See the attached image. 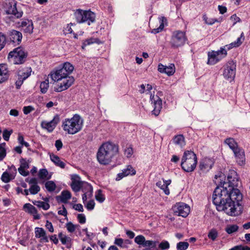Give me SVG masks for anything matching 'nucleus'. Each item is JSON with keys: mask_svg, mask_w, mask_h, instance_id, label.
<instances>
[{"mask_svg": "<svg viewBox=\"0 0 250 250\" xmlns=\"http://www.w3.org/2000/svg\"><path fill=\"white\" fill-rule=\"evenodd\" d=\"M45 233V231L42 228L37 227L35 228V233L36 238H41L44 236Z\"/></svg>", "mask_w": 250, "mask_h": 250, "instance_id": "obj_48", "label": "nucleus"}, {"mask_svg": "<svg viewBox=\"0 0 250 250\" xmlns=\"http://www.w3.org/2000/svg\"><path fill=\"white\" fill-rule=\"evenodd\" d=\"M173 142L175 145L180 147H183L186 145L185 138L182 135L175 136L173 139Z\"/></svg>", "mask_w": 250, "mask_h": 250, "instance_id": "obj_30", "label": "nucleus"}, {"mask_svg": "<svg viewBox=\"0 0 250 250\" xmlns=\"http://www.w3.org/2000/svg\"><path fill=\"white\" fill-rule=\"evenodd\" d=\"M8 36L11 42L18 44L21 43L22 38L21 33L15 30L10 31L8 33Z\"/></svg>", "mask_w": 250, "mask_h": 250, "instance_id": "obj_23", "label": "nucleus"}, {"mask_svg": "<svg viewBox=\"0 0 250 250\" xmlns=\"http://www.w3.org/2000/svg\"><path fill=\"white\" fill-rule=\"evenodd\" d=\"M135 174V170L131 166H127L125 168L122 170V172L119 173L116 177V180H120L124 177L132 175Z\"/></svg>", "mask_w": 250, "mask_h": 250, "instance_id": "obj_26", "label": "nucleus"}, {"mask_svg": "<svg viewBox=\"0 0 250 250\" xmlns=\"http://www.w3.org/2000/svg\"><path fill=\"white\" fill-rule=\"evenodd\" d=\"M77 219L81 224H84L85 223L86 219L85 216L83 214H79L77 216Z\"/></svg>", "mask_w": 250, "mask_h": 250, "instance_id": "obj_61", "label": "nucleus"}, {"mask_svg": "<svg viewBox=\"0 0 250 250\" xmlns=\"http://www.w3.org/2000/svg\"><path fill=\"white\" fill-rule=\"evenodd\" d=\"M158 70L161 73H166L168 76H171L175 73V68L174 64H170L169 66L159 64L158 66Z\"/></svg>", "mask_w": 250, "mask_h": 250, "instance_id": "obj_22", "label": "nucleus"}, {"mask_svg": "<svg viewBox=\"0 0 250 250\" xmlns=\"http://www.w3.org/2000/svg\"><path fill=\"white\" fill-rule=\"evenodd\" d=\"M203 19L205 21L206 23L208 25H212L216 22H221L222 20V18L220 20L214 18H208L206 15L203 16Z\"/></svg>", "mask_w": 250, "mask_h": 250, "instance_id": "obj_44", "label": "nucleus"}, {"mask_svg": "<svg viewBox=\"0 0 250 250\" xmlns=\"http://www.w3.org/2000/svg\"><path fill=\"white\" fill-rule=\"evenodd\" d=\"M169 244L167 241H163L159 245V248L162 250H167L169 248Z\"/></svg>", "mask_w": 250, "mask_h": 250, "instance_id": "obj_53", "label": "nucleus"}, {"mask_svg": "<svg viewBox=\"0 0 250 250\" xmlns=\"http://www.w3.org/2000/svg\"><path fill=\"white\" fill-rule=\"evenodd\" d=\"M55 146L58 151H59L62 147V143L61 140H57L55 142Z\"/></svg>", "mask_w": 250, "mask_h": 250, "instance_id": "obj_62", "label": "nucleus"}, {"mask_svg": "<svg viewBox=\"0 0 250 250\" xmlns=\"http://www.w3.org/2000/svg\"><path fill=\"white\" fill-rule=\"evenodd\" d=\"M14 178V176L12 174H9L7 171L4 172L1 177L2 181L5 183H8Z\"/></svg>", "mask_w": 250, "mask_h": 250, "instance_id": "obj_40", "label": "nucleus"}, {"mask_svg": "<svg viewBox=\"0 0 250 250\" xmlns=\"http://www.w3.org/2000/svg\"><path fill=\"white\" fill-rule=\"evenodd\" d=\"M60 122V117L56 115L50 122L43 121L41 123V126L43 129H46L49 132H52L55 128L57 125Z\"/></svg>", "mask_w": 250, "mask_h": 250, "instance_id": "obj_17", "label": "nucleus"}, {"mask_svg": "<svg viewBox=\"0 0 250 250\" xmlns=\"http://www.w3.org/2000/svg\"><path fill=\"white\" fill-rule=\"evenodd\" d=\"M71 180L70 186L72 190L76 192L79 191L84 181H82L80 176L76 174L71 175Z\"/></svg>", "mask_w": 250, "mask_h": 250, "instance_id": "obj_18", "label": "nucleus"}, {"mask_svg": "<svg viewBox=\"0 0 250 250\" xmlns=\"http://www.w3.org/2000/svg\"><path fill=\"white\" fill-rule=\"evenodd\" d=\"M45 227L50 232H54V228L52 224L49 221H46Z\"/></svg>", "mask_w": 250, "mask_h": 250, "instance_id": "obj_63", "label": "nucleus"}, {"mask_svg": "<svg viewBox=\"0 0 250 250\" xmlns=\"http://www.w3.org/2000/svg\"><path fill=\"white\" fill-rule=\"evenodd\" d=\"M197 163L196 155L192 151L186 150L184 152L182 158L181 166L186 172L193 171Z\"/></svg>", "mask_w": 250, "mask_h": 250, "instance_id": "obj_4", "label": "nucleus"}, {"mask_svg": "<svg viewBox=\"0 0 250 250\" xmlns=\"http://www.w3.org/2000/svg\"><path fill=\"white\" fill-rule=\"evenodd\" d=\"M227 50L224 48H221L217 51H212L208 54V64L213 65L220 61L227 55Z\"/></svg>", "mask_w": 250, "mask_h": 250, "instance_id": "obj_9", "label": "nucleus"}, {"mask_svg": "<svg viewBox=\"0 0 250 250\" xmlns=\"http://www.w3.org/2000/svg\"><path fill=\"white\" fill-rule=\"evenodd\" d=\"M83 121L81 116L75 114L70 119H65L62 122V127L69 134H75L79 132L83 126Z\"/></svg>", "mask_w": 250, "mask_h": 250, "instance_id": "obj_3", "label": "nucleus"}, {"mask_svg": "<svg viewBox=\"0 0 250 250\" xmlns=\"http://www.w3.org/2000/svg\"><path fill=\"white\" fill-rule=\"evenodd\" d=\"M74 70L73 66L69 62L64 63L62 66L58 67L56 70L52 72L50 76L54 81H59V80L67 77H71L69 75Z\"/></svg>", "mask_w": 250, "mask_h": 250, "instance_id": "obj_5", "label": "nucleus"}, {"mask_svg": "<svg viewBox=\"0 0 250 250\" xmlns=\"http://www.w3.org/2000/svg\"><path fill=\"white\" fill-rule=\"evenodd\" d=\"M51 160L57 166L62 168H64L65 163L60 160V158L57 155L53 154L50 155Z\"/></svg>", "mask_w": 250, "mask_h": 250, "instance_id": "obj_31", "label": "nucleus"}, {"mask_svg": "<svg viewBox=\"0 0 250 250\" xmlns=\"http://www.w3.org/2000/svg\"><path fill=\"white\" fill-rule=\"evenodd\" d=\"M118 152L119 147L117 145L110 142L104 143L98 149L97 160L101 165H109Z\"/></svg>", "mask_w": 250, "mask_h": 250, "instance_id": "obj_2", "label": "nucleus"}, {"mask_svg": "<svg viewBox=\"0 0 250 250\" xmlns=\"http://www.w3.org/2000/svg\"><path fill=\"white\" fill-rule=\"evenodd\" d=\"M74 16L76 20L79 23L86 22L90 25L95 21V14L90 10L77 9L74 13Z\"/></svg>", "mask_w": 250, "mask_h": 250, "instance_id": "obj_7", "label": "nucleus"}, {"mask_svg": "<svg viewBox=\"0 0 250 250\" xmlns=\"http://www.w3.org/2000/svg\"><path fill=\"white\" fill-rule=\"evenodd\" d=\"M84 193H87L88 196L92 195L93 188L91 185L86 182H84L81 189Z\"/></svg>", "mask_w": 250, "mask_h": 250, "instance_id": "obj_32", "label": "nucleus"}, {"mask_svg": "<svg viewBox=\"0 0 250 250\" xmlns=\"http://www.w3.org/2000/svg\"><path fill=\"white\" fill-rule=\"evenodd\" d=\"M33 204L37 206L39 208H42L43 209L46 210L50 208V205L48 203L44 202L41 201H33Z\"/></svg>", "mask_w": 250, "mask_h": 250, "instance_id": "obj_36", "label": "nucleus"}, {"mask_svg": "<svg viewBox=\"0 0 250 250\" xmlns=\"http://www.w3.org/2000/svg\"><path fill=\"white\" fill-rule=\"evenodd\" d=\"M142 92H146V94H152L154 93V90L152 88L151 85L147 84L146 87L144 84H142Z\"/></svg>", "mask_w": 250, "mask_h": 250, "instance_id": "obj_41", "label": "nucleus"}, {"mask_svg": "<svg viewBox=\"0 0 250 250\" xmlns=\"http://www.w3.org/2000/svg\"><path fill=\"white\" fill-rule=\"evenodd\" d=\"M71 197V194L70 191L68 190H63L61 192L60 196L56 197V199L58 202L63 203H67V201Z\"/></svg>", "mask_w": 250, "mask_h": 250, "instance_id": "obj_28", "label": "nucleus"}, {"mask_svg": "<svg viewBox=\"0 0 250 250\" xmlns=\"http://www.w3.org/2000/svg\"><path fill=\"white\" fill-rule=\"evenodd\" d=\"M233 153L235 155L237 163L240 166L244 165L245 162V156L243 149L240 148L238 149H236Z\"/></svg>", "mask_w": 250, "mask_h": 250, "instance_id": "obj_27", "label": "nucleus"}, {"mask_svg": "<svg viewBox=\"0 0 250 250\" xmlns=\"http://www.w3.org/2000/svg\"><path fill=\"white\" fill-rule=\"evenodd\" d=\"M171 183V180L170 179L167 180H165L163 179V181H158L156 183V185L157 187L163 190L166 195H168L170 193L169 189L168 187Z\"/></svg>", "mask_w": 250, "mask_h": 250, "instance_id": "obj_25", "label": "nucleus"}, {"mask_svg": "<svg viewBox=\"0 0 250 250\" xmlns=\"http://www.w3.org/2000/svg\"><path fill=\"white\" fill-rule=\"evenodd\" d=\"M208 236L209 239L212 241H215L218 236V232L217 230L214 229H210L208 233Z\"/></svg>", "mask_w": 250, "mask_h": 250, "instance_id": "obj_43", "label": "nucleus"}, {"mask_svg": "<svg viewBox=\"0 0 250 250\" xmlns=\"http://www.w3.org/2000/svg\"><path fill=\"white\" fill-rule=\"evenodd\" d=\"M173 210L175 215L186 217L190 212V207L184 203H177L173 207Z\"/></svg>", "mask_w": 250, "mask_h": 250, "instance_id": "obj_14", "label": "nucleus"}, {"mask_svg": "<svg viewBox=\"0 0 250 250\" xmlns=\"http://www.w3.org/2000/svg\"><path fill=\"white\" fill-rule=\"evenodd\" d=\"M228 187L227 188H233L230 189L231 191L234 189H238L237 188L239 186V181L237 174L235 171L233 170H230L229 171V173L228 175Z\"/></svg>", "mask_w": 250, "mask_h": 250, "instance_id": "obj_15", "label": "nucleus"}, {"mask_svg": "<svg viewBox=\"0 0 250 250\" xmlns=\"http://www.w3.org/2000/svg\"><path fill=\"white\" fill-rule=\"evenodd\" d=\"M236 73V65L233 61L229 62L224 66L223 73L224 78L231 82L234 80Z\"/></svg>", "mask_w": 250, "mask_h": 250, "instance_id": "obj_10", "label": "nucleus"}, {"mask_svg": "<svg viewBox=\"0 0 250 250\" xmlns=\"http://www.w3.org/2000/svg\"><path fill=\"white\" fill-rule=\"evenodd\" d=\"M124 153L127 157H130L133 154L132 148L130 146H127L124 149Z\"/></svg>", "mask_w": 250, "mask_h": 250, "instance_id": "obj_54", "label": "nucleus"}, {"mask_svg": "<svg viewBox=\"0 0 250 250\" xmlns=\"http://www.w3.org/2000/svg\"><path fill=\"white\" fill-rule=\"evenodd\" d=\"M213 164L214 161L212 159L205 158L200 161L199 167L201 170L207 172L212 168Z\"/></svg>", "mask_w": 250, "mask_h": 250, "instance_id": "obj_19", "label": "nucleus"}, {"mask_svg": "<svg viewBox=\"0 0 250 250\" xmlns=\"http://www.w3.org/2000/svg\"><path fill=\"white\" fill-rule=\"evenodd\" d=\"M131 241L128 239L124 240L122 238H116L114 244L123 248H127Z\"/></svg>", "mask_w": 250, "mask_h": 250, "instance_id": "obj_29", "label": "nucleus"}, {"mask_svg": "<svg viewBox=\"0 0 250 250\" xmlns=\"http://www.w3.org/2000/svg\"><path fill=\"white\" fill-rule=\"evenodd\" d=\"M21 166L20 167L27 169L29 168V163L27 162L25 159L22 158L20 160Z\"/></svg>", "mask_w": 250, "mask_h": 250, "instance_id": "obj_60", "label": "nucleus"}, {"mask_svg": "<svg viewBox=\"0 0 250 250\" xmlns=\"http://www.w3.org/2000/svg\"><path fill=\"white\" fill-rule=\"evenodd\" d=\"M20 26L24 31L25 33L31 34L34 29L33 23L32 21L28 19H24L19 23Z\"/></svg>", "mask_w": 250, "mask_h": 250, "instance_id": "obj_21", "label": "nucleus"}, {"mask_svg": "<svg viewBox=\"0 0 250 250\" xmlns=\"http://www.w3.org/2000/svg\"><path fill=\"white\" fill-rule=\"evenodd\" d=\"M13 132L12 130H11L10 131H8L7 129H5L3 130V138L5 141H8L10 135Z\"/></svg>", "mask_w": 250, "mask_h": 250, "instance_id": "obj_55", "label": "nucleus"}, {"mask_svg": "<svg viewBox=\"0 0 250 250\" xmlns=\"http://www.w3.org/2000/svg\"><path fill=\"white\" fill-rule=\"evenodd\" d=\"M16 5L17 2L14 0L6 2L4 6L5 12L8 14H12L16 18H20L22 17L23 12L17 8Z\"/></svg>", "mask_w": 250, "mask_h": 250, "instance_id": "obj_12", "label": "nucleus"}, {"mask_svg": "<svg viewBox=\"0 0 250 250\" xmlns=\"http://www.w3.org/2000/svg\"><path fill=\"white\" fill-rule=\"evenodd\" d=\"M29 190L31 194H36L40 190V188L37 184L32 185L29 188Z\"/></svg>", "mask_w": 250, "mask_h": 250, "instance_id": "obj_50", "label": "nucleus"}, {"mask_svg": "<svg viewBox=\"0 0 250 250\" xmlns=\"http://www.w3.org/2000/svg\"><path fill=\"white\" fill-rule=\"evenodd\" d=\"M225 143L227 144L229 148L234 152L235 150L238 149L239 147L238 146L237 143L232 138H229L225 141Z\"/></svg>", "mask_w": 250, "mask_h": 250, "instance_id": "obj_34", "label": "nucleus"}, {"mask_svg": "<svg viewBox=\"0 0 250 250\" xmlns=\"http://www.w3.org/2000/svg\"><path fill=\"white\" fill-rule=\"evenodd\" d=\"M45 187L48 191L53 192L55 190L56 185L53 181H49L45 183Z\"/></svg>", "mask_w": 250, "mask_h": 250, "instance_id": "obj_42", "label": "nucleus"}, {"mask_svg": "<svg viewBox=\"0 0 250 250\" xmlns=\"http://www.w3.org/2000/svg\"><path fill=\"white\" fill-rule=\"evenodd\" d=\"M5 145V143L0 144V161H2L6 155Z\"/></svg>", "mask_w": 250, "mask_h": 250, "instance_id": "obj_52", "label": "nucleus"}, {"mask_svg": "<svg viewBox=\"0 0 250 250\" xmlns=\"http://www.w3.org/2000/svg\"><path fill=\"white\" fill-rule=\"evenodd\" d=\"M23 209L25 212L32 215L35 220L40 219V215L38 213L37 209L34 206L29 203H26L24 205Z\"/></svg>", "mask_w": 250, "mask_h": 250, "instance_id": "obj_24", "label": "nucleus"}, {"mask_svg": "<svg viewBox=\"0 0 250 250\" xmlns=\"http://www.w3.org/2000/svg\"><path fill=\"white\" fill-rule=\"evenodd\" d=\"M189 244L186 242H180L177 244L178 250H186L188 247Z\"/></svg>", "mask_w": 250, "mask_h": 250, "instance_id": "obj_49", "label": "nucleus"}, {"mask_svg": "<svg viewBox=\"0 0 250 250\" xmlns=\"http://www.w3.org/2000/svg\"><path fill=\"white\" fill-rule=\"evenodd\" d=\"M230 189L224 185L217 187L213 194V203L218 211H224L231 216H238L242 212L243 208L239 203L242 195L239 189L231 191Z\"/></svg>", "mask_w": 250, "mask_h": 250, "instance_id": "obj_1", "label": "nucleus"}, {"mask_svg": "<svg viewBox=\"0 0 250 250\" xmlns=\"http://www.w3.org/2000/svg\"><path fill=\"white\" fill-rule=\"evenodd\" d=\"M95 198L96 200L100 203H102L104 201L105 198L102 194V190L101 189L98 190L96 193Z\"/></svg>", "mask_w": 250, "mask_h": 250, "instance_id": "obj_51", "label": "nucleus"}, {"mask_svg": "<svg viewBox=\"0 0 250 250\" xmlns=\"http://www.w3.org/2000/svg\"><path fill=\"white\" fill-rule=\"evenodd\" d=\"M56 82L57 83L54 86V91L60 92L68 88L73 83L74 79L73 77H67Z\"/></svg>", "mask_w": 250, "mask_h": 250, "instance_id": "obj_11", "label": "nucleus"}, {"mask_svg": "<svg viewBox=\"0 0 250 250\" xmlns=\"http://www.w3.org/2000/svg\"><path fill=\"white\" fill-rule=\"evenodd\" d=\"M187 41L185 33L180 31H176L173 33L170 44L172 47L177 48L183 46Z\"/></svg>", "mask_w": 250, "mask_h": 250, "instance_id": "obj_8", "label": "nucleus"}, {"mask_svg": "<svg viewBox=\"0 0 250 250\" xmlns=\"http://www.w3.org/2000/svg\"><path fill=\"white\" fill-rule=\"evenodd\" d=\"M156 241L146 240L145 237L142 235V246L155 248L156 246Z\"/></svg>", "mask_w": 250, "mask_h": 250, "instance_id": "obj_37", "label": "nucleus"}, {"mask_svg": "<svg viewBox=\"0 0 250 250\" xmlns=\"http://www.w3.org/2000/svg\"><path fill=\"white\" fill-rule=\"evenodd\" d=\"M150 99L154 107L152 114L157 116L160 114L162 108V101L158 95H151Z\"/></svg>", "mask_w": 250, "mask_h": 250, "instance_id": "obj_16", "label": "nucleus"}, {"mask_svg": "<svg viewBox=\"0 0 250 250\" xmlns=\"http://www.w3.org/2000/svg\"><path fill=\"white\" fill-rule=\"evenodd\" d=\"M27 55L28 53L25 49L19 46L9 53L8 59L15 64H21L26 61Z\"/></svg>", "mask_w": 250, "mask_h": 250, "instance_id": "obj_6", "label": "nucleus"}, {"mask_svg": "<svg viewBox=\"0 0 250 250\" xmlns=\"http://www.w3.org/2000/svg\"><path fill=\"white\" fill-rule=\"evenodd\" d=\"M79 226L78 225H74L72 222H69L66 224L65 227L68 232L72 233L75 231L76 229Z\"/></svg>", "mask_w": 250, "mask_h": 250, "instance_id": "obj_47", "label": "nucleus"}, {"mask_svg": "<svg viewBox=\"0 0 250 250\" xmlns=\"http://www.w3.org/2000/svg\"><path fill=\"white\" fill-rule=\"evenodd\" d=\"M58 237L63 245H66L70 243L71 241L70 237L63 234L62 232L59 233Z\"/></svg>", "mask_w": 250, "mask_h": 250, "instance_id": "obj_38", "label": "nucleus"}, {"mask_svg": "<svg viewBox=\"0 0 250 250\" xmlns=\"http://www.w3.org/2000/svg\"><path fill=\"white\" fill-rule=\"evenodd\" d=\"M49 87V80L46 79L44 81L42 82L40 84L41 91L42 93H45L47 92Z\"/></svg>", "mask_w": 250, "mask_h": 250, "instance_id": "obj_45", "label": "nucleus"}, {"mask_svg": "<svg viewBox=\"0 0 250 250\" xmlns=\"http://www.w3.org/2000/svg\"><path fill=\"white\" fill-rule=\"evenodd\" d=\"M48 171L45 169H42L40 170L39 176L41 179H44L47 177Z\"/></svg>", "mask_w": 250, "mask_h": 250, "instance_id": "obj_58", "label": "nucleus"}, {"mask_svg": "<svg viewBox=\"0 0 250 250\" xmlns=\"http://www.w3.org/2000/svg\"><path fill=\"white\" fill-rule=\"evenodd\" d=\"M34 108L32 106H24L23 108V112L24 114H28L30 113L31 111L34 110Z\"/></svg>", "mask_w": 250, "mask_h": 250, "instance_id": "obj_59", "label": "nucleus"}, {"mask_svg": "<svg viewBox=\"0 0 250 250\" xmlns=\"http://www.w3.org/2000/svg\"><path fill=\"white\" fill-rule=\"evenodd\" d=\"M238 226L236 225L228 226L226 229V231L229 234L236 232L238 229Z\"/></svg>", "mask_w": 250, "mask_h": 250, "instance_id": "obj_46", "label": "nucleus"}, {"mask_svg": "<svg viewBox=\"0 0 250 250\" xmlns=\"http://www.w3.org/2000/svg\"><path fill=\"white\" fill-rule=\"evenodd\" d=\"M230 20L233 22V24H235L237 22H239L240 21V19L236 16V14H234L230 17Z\"/></svg>", "mask_w": 250, "mask_h": 250, "instance_id": "obj_64", "label": "nucleus"}, {"mask_svg": "<svg viewBox=\"0 0 250 250\" xmlns=\"http://www.w3.org/2000/svg\"><path fill=\"white\" fill-rule=\"evenodd\" d=\"M160 25L159 27L154 28L152 30L151 33L153 34H157L163 30L164 27V22L167 21V19L165 17L159 18Z\"/></svg>", "mask_w": 250, "mask_h": 250, "instance_id": "obj_35", "label": "nucleus"}, {"mask_svg": "<svg viewBox=\"0 0 250 250\" xmlns=\"http://www.w3.org/2000/svg\"><path fill=\"white\" fill-rule=\"evenodd\" d=\"M5 41V37L0 32V51L4 47Z\"/></svg>", "mask_w": 250, "mask_h": 250, "instance_id": "obj_56", "label": "nucleus"}, {"mask_svg": "<svg viewBox=\"0 0 250 250\" xmlns=\"http://www.w3.org/2000/svg\"><path fill=\"white\" fill-rule=\"evenodd\" d=\"M10 76L7 64L5 63L0 64V83L6 82Z\"/></svg>", "mask_w": 250, "mask_h": 250, "instance_id": "obj_20", "label": "nucleus"}, {"mask_svg": "<svg viewBox=\"0 0 250 250\" xmlns=\"http://www.w3.org/2000/svg\"><path fill=\"white\" fill-rule=\"evenodd\" d=\"M243 36V33H242L241 36L237 38L236 41L231 42L229 44L226 45V47H227L228 49H230L233 47H237L239 46L242 43L243 41L244 40V38H243V39L242 38Z\"/></svg>", "mask_w": 250, "mask_h": 250, "instance_id": "obj_33", "label": "nucleus"}, {"mask_svg": "<svg viewBox=\"0 0 250 250\" xmlns=\"http://www.w3.org/2000/svg\"><path fill=\"white\" fill-rule=\"evenodd\" d=\"M31 72L32 69L31 67H25L17 72V79L15 83L17 89L20 88L24 81L31 75Z\"/></svg>", "mask_w": 250, "mask_h": 250, "instance_id": "obj_13", "label": "nucleus"}, {"mask_svg": "<svg viewBox=\"0 0 250 250\" xmlns=\"http://www.w3.org/2000/svg\"><path fill=\"white\" fill-rule=\"evenodd\" d=\"M100 42L99 39L97 38H91L89 39H86L83 43L82 48L84 49V47L86 45H90L94 43H97L99 44Z\"/></svg>", "mask_w": 250, "mask_h": 250, "instance_id": "obj_39", "label": "nucleus"}, {"mask_svg": "<svg viewBox=\"0 0 250 250\" xmlns=\"http://www.w3.org/2000/svg\"><path fill=\"white\" fill-rule=\"evenodd\" d=\"M95 205V203L94 201L93 200H91L87 202L85 207L88 210H91L94 209Z\"/></svg>", "mask_w": 250, "mask_h": 250, "instance_id": "obj_57", "label": "nucleus"}]
</instances>
